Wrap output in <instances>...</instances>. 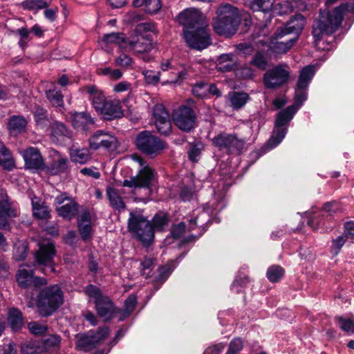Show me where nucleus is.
I'll return each instance as SVG.
<instances>
[{
  "instance_id": "f257e3e1",
  "label": "nucleus",
  "mask_w": 354,
  "mask_h": 354,
  "mask_svg": "<svg viewBox=\"0 0 354 354\" xmlns=\"http://www.w3.org/2000/svg\"><path fill=\"white\" fill-rule=\"evenodd\" d=\"M212 26L214 31L220 36L230 38L234 35L242 21V15L238 8L227 3H221L215 12Z\"/></svg>"
},
{
  "instance_id": "f03ea898",
  "label": "nucleus",
  "mask_w": 354,
  "mask_h": 354,
  "mask_svg": "<svg viewBox=\"0 0 354 354\" xmlns=\"http://www.w3.org/2000/svg\"><path fill=\"white\" fill-rule=\"evenodd\" d=\"M348 10V4L343 3L331 11L320 10L318 18L315 19L312 26L315 45L318 44L324 35H330L338 30L344 19L345 11Z\"/></svg>"
},
{
  "instance_id": "7ed1b4c3",
  "label": "nucleus",
  "mask_w": 354,
  "mask_h": 354,
  "mask_svg": "<svg viewBox=\"0 0 354 354\" xmlns=\"http://www.w3.org/2000/svg\"><path fill=\"white\" fill-rule=\"evenodd\" d=\"M64 301V295L57 284L42 289L38 295L37 308L40 316L46 317L51 315Z\"/></svg>"
},
{
  "instance_id": "20e7f679",
  "label": "nucleus",
  "mask_w": 354,
  "mask_h": 354,
  "mask_svg": "<svg viewBox=\"0 0 354 354\" xmlns=\"http://www.w3.org/2000/svg\"><path fill=\"white\" fill-rule=\"evenodd\" d=\"M85 293L88 297L94 299L97 313L104 321H110L118 313V309L112 299L104 295L97 286L93 284L88 285L85 288Z\"/></svg>"
},
{
  "instance_id": "39448f33",
  "label": "nucleus",
  "mask_w": 354,
  "mask_h": 354,
  "mask_svg": "<svg viewBox=\"0 0 354 354\" xmlns=\"http://www.w3.org/2000/svg\"><path fill=\"white\" fill-rule=\"evenodd\" d=\"M128 229L145 246H149L153 241L154 230L151 223L140 213L130 212Z\"/></svg>"
},
{
  "instance_id": "423d86ee",
  "label": "nucleus",
  "mask_w": 354,
  "mask_h": 354,
  "mask_svg": "<svg viewBox=\"0 0 354 354\" xmlns=\"http://www.w3.org/2000/svg\"><path fill=\"white\" fill-rule=\"evenodd\" d=\"M135 145L138 151L151 158L159 156L167 148L165 141L147 130L138 133L135 139Z\"/></svg>"
},
{
  "instance_id": "0eeeda50",
  "label": "nucleus",
  "mask_w": 354,
  "mask_h": 354,
  "mask_svg": "<svg viewBox=\"0 0 354 354\" xmlns=\"http://www.w3.org/2000/svg\"><path fill=\"white\" fill-rule=\"evenodd\" d=\"M290 71L287 64H279L268 69L263 75L266 88L277 89L286 85L290 80Z\"/></svg>"
},
{
  "instance_id": "6e6552de",
  "label": "nucleus",
  "mask_w": 354,
  "mask_h": 354,
  "mask_svg": "<svg viewBox=\"0 0 354 354\" xmlns=\"http://www.w3.org/2000/svg\"><path fill=\"white\" fill-rule=\"evenodd\" d=\"M171 118L174 125L183 132L190 133L196 127V113L187 105H181L174 109Z\"/></svg>"
},
{
  "instance_id": "1a4fd4ad",
  "label": "nucleus",
  "mask_w": 354,
  "mask_h": 354,
  "mask_svg": "<svg viewBox=\"0 0 354 354\" xmlns=\"http://www.w3.org/2000/svg\"><path fill=\"white\" fill-rule=\"evenodd\" d=\"M138 162L142 167L134 176H131L129 179H125L122 183L123 187L131 189L136 188H149L156 178L154 170L149 165H145V161L140 157L138 158Z\"/></svg>"
},
{
  "instance_id": "9d476101",
  "label": "nucleus",
  "mask_w": 354,
  "mask_h": 354,
  "mask_svg": "<svg viewBox=\"0 0 354 354\" xmlns=\"http://www.w3.org/2000/svg\"><path fill=\"white\" fill-rule=\"evenodd\" d=\"M212 145L219 150H225L228 153H240L243 149L245 140L240 139L234 133L221 132L214 136Z\"/></svg>"
},
{
  "instance_id": "9b49d317",
  "label": "nucleus",
  "mask_w": 354,
  "mask_h": 354,
  "mask_svg": "<svg viewBox=\"0 0 354 354\" xmlns=\"http://www.w3.org/2000/svg\"><path fill=\"white\" fill-rule=\"evenodd\" d=\"M109 333V328L103 327L96 332L89 331L86 334L79 335L75 343L76 348L84 352L90 351L104 341Z\"/></svg>"
},
{
  "instance_id": "f8f14e48",
  "label": "nucleus",
  "mask_w": 354,
  "mask_h": 354,
  "mask_svg": "<svg viewBox=\"0 0 354 354\" xmlns=\"http://www.w3.org/2000/svg\"><path fill=\"white\" fill-rule=\"evenodd\" d=\"M55 254V248L52 243L40 245L39 250L36 252L35 254V263L44 267L41 268V271L44 274L55 272L53 259Z\"/></svg>"
},
{
  "instance_id": "ddd939ff",
  "label": "nucleus",
  "mask_w": 354,
  "mask_h": 354,
  "mask_svg": "<svg viewBox=\"0 0 354 354\" xmlns=\"http://www.w3.org/2000/svg\"><path fill=\"white\" fill-rule=\"evenodd\" d=\"M187 45L192 49L203 50L211 44V37L205 26L194 30H189L184 35Z\"/></svg>"
},
{
  "instance_id": "4468645a",
  "label": "nucleus",
  "mask_w": 354,
  "mask_h": 354,
  "mask_svg": "<svg viewBox=\"0 0 354 354\" xmlns=\"http://www.w3.org/2000/svg\"><path fill=\"white\" fill-rule=\"evenodd\" d=\"M89 147L93 150L104 149L113 151L118 147V139L115 136L104 131L98 130L89 138Z\"/></svg>"
},
{
  "instance_id": "2eb2a0df",
  "label": "nucleus",
  "mask_w": 354,
  "mask_h": 354,
  "mask_svg": "<svg viewBox=\"0 0 354 354\" xmlns=\"http://www.w3.org/2000/svg\"><path fill=\"white\" fill-rule=\"evenodd\" d=\"M178 22L183 26V33L204 26L203 17L196 9H186L179 13L177 17Z\"/></svg>"
},
{
  "instance_id": "dca6fc26",
  "label": "nucleus",
  "mask_w": 354,
  "mask_h": 354,
  "mask_svg": "<svg viewBox=\"0 0 354 354\" xmlns=\"http://www.w3.org/2000/svg\"><path fill=\"white\" fill-rule=\"evenodd\" d=\"M305 24V17L301 14H297L291 17L283 27L277 29L275 31V37L277 39H281L287 35L295 34V37H297V39Z\"/></svg>"
},
{
  "instance_id": "f3484780",
  "label": "nucleus",
  "mask_w": 354,
  "mask_h": 354,
  "mask_svg": "<svg viewBox=\"0 0 354 354\" xmlns=\"http://www.w3.org/2000/svg\"><path fill=\"white\" fill-rule=\"evenodd\" d=\"M153 118L158 131L168 136L171 132V124L169 114L162 104H156L153 109Z\"/></svg>"
},
{
  "instance_id": "a211bd4d",
  "label": "nucleus",
  "mask_w": 354,
  "mask_h": 354,
  "mask_svg": "<svg viewBox=\"0 0 354 354\" xmlns=\"http://www.w3.org/2000/svg\"><path fill=\"white\" fill-rule=\"evenodd\" d=\"M55 202L58 205H62L56 208L59 216L68 220L75 217L78 212L79 205L73 199L62 194L56 197Z\"/></svg>"
},
{
  "instance_id": "6ab92c4d",
  "label": "nucleus",
  "mask_w": 354,
  "mask_h": 354,
  "mask_svg": "<svg viewBox=\"0 0 354 354\" xmlns=\"http://www.w3.org/2000/svg\"><path fill=\"white\" fill-rule=\"evenodd\" d=\"M23 158L26 168L44 171L45 169L44 159L39 150L33 147H27L23 152Z\"/></svg>"
},
{
  "instance_id": "aec40b11",
  "label": "nucleus",
  "mask_w": 354,
  "mask_h": 354,
  "mask_svg": "<svg viewBox=\"0 0 354 354\" xmlns=\"http://www.w3.org/2000/svg\"><path fill=\"white\" fill-rule=\"evenodd\" d=\"M106 120L119 119L123 117L124 111L119 100L111 99L106 101L103 107L97 111Z\"/></svg>"
},
{
  "instance_id": "412c9836",
  "label": "nucleus",
  "mask_w": 354,
  "mask_h": 354,
  "mask_svg": "<svg viewBox=\"0 0 354 354\" xmlns=\"http://www.w3.org/2000/svg\"><path fill=\"white\" fill-rule=\"evenodd\" d=\"M127 46L136 54H144L153 48L151 40L144 35H137L131 39H127Z\"/></svg>"
},
{
  "instance_id": "4be33fe9",
  "label": "nucleus",
  "mask_w": 354,
  "mask_h": 354,
  "mask_svg": "<svg viewBox=\"0 0 354 354\" xmlns=\"http://www.w3.org/2000/svg\"><path fill=\"white\" fill-rule=\"evenodd\" d=\"M69 160L67 157L57 153L56 157L48 165H45L47 174L55 176L62 173H66L69 170Z\"/></svg>"
},
{
  "instance_id": "5701e85b",
  "label": "nucleus",
  "mask_w": 354,
  "mask_h": 354,
  "mask_svg": "<svg viewBox=\"0 0 354 354\" xmlns=\"http://www.w3.org/2000/svg\"><path fill=\"white\" fill-rule=\"evenodd\" d=\"M86 91L88 94V100L91 101L93 108L97 112L99 111L109 98H107L104 93L95 85L87 86Z\"/></svg>"
},
{
  "instance_id": "b1692460",
  "label": "nucleus",
  "mask_w": 354,
  "mask_h": 354,
  "mask_svg": "<svg viewBox=\"0 0 354 354\" xmlns=\"http://www.w3.org/2000/svg\"><path fill=\"white\" fill-rule=\"evenodd\" d=\"M6 124L9 134L17 136L26 131L28 122L23 115H13L9 117Z\"/></svg>"
},
{
  "instance_id": "393cba45",
  "label": "nucleus",
  "mask_w": 354,
  "mask_h": 354,
  "mask_svg": "<svg viewBox=\"0 0 354 354\" xmlns=\"http://www.w3.org/2000/svg\"><path fill=\"white\" fill-rule=\"evenodd\" d=\"M31 204L34 218L39 220H48L50 218V209L45 202L34 197L32 198Z\"/></svg>"
},
{
  "instance_id": "a878e982",
  "label": "nucleus",
  "mask_w": 354,
  "mask_h": 354,
  "mask_svg": "<svg viewBox=\"0 0 354 354\" xmlns=\"http://www.w3.org/2000/svg\"><path fill=\"white\" fill-rule=\"evenodd\" d=\"M298 111V106L290 105L281 110L277 115V119L274 126L278 127H287L289 122L293 118L294 115Z\"/></svg>"
},
{
  "instance_id": "bb28decb",
  "label": "nucleus",
  "mask_w": 354,
  "mask_h": 354,
  "mask_svg": "<svg viewBox=\"0 0 354 354\" xmlns=\"http://www.w3.org/2000/svg\"><path fill=\"white\" fill-rule=\"evenodd\" d=\"M279 39L276 38L274 32L269 44V48L276 53H286L294 45L297 41V37L286 41H279Z\"/></svg>"
},
{
  "instance_id": "cd10ccee",
  "label": "nucleus",
  "mask_w": 354,
  "mask_h": 354,
  "mask_svg": "<svg viewBox=\"0 0 354 354\" xmlns=\"http://www.w3.org/2000/svg\"><path fill=\"white\" fill-rule=\"evenodd\" d=\"M227 100L233 109L239 110L250 100V96L245 92L231 91L227 95Z\"/></svg>"
},
{
  "instance_id": "c85d7f7f",
  "label": "nucleus",
  "mask_w": 354,
  "mask_h": 354,
  "mask_svg": "<svg viewBox=\"0 0 354 354\" xmlns=\"http://www.w3.org/2000/svg\"><path fill=\"white\" fill-rule=\"evenodd\" d=\"M72 124L75 129L86 131L88 126L94 124V120L87 113H75L73 115Z\"/></svg>"
},
{
  "instance_id": "c756f323",
  "label": "nucleus",
  "mask_w": 354,
  "mask_h": 354,
  "mask_svg": "<svg viewBox=\"0 0 354 354\" xmlns=\"http://www.w3.org/2000/svg\"><path fill=\"white\" fill-rule=\"evenodd\" d=\"M236 67L235 56L232 53L221 55L216 64V68L221 72H229L234 70Z\"/></svg>"
},
{
  "instance_id": "7c9ffc66",
  "label": "nucleus",
  "mask_w": 354,
  "mask_h": 354,
  "mask_svg": "<svg viewBox=\"0 0 354 354\" xmlns=\"http://www.w3.org/2000/svg\"><path fill=\"white\" fill-rule=\"evenodd\" d=\"M51 139L53 142L63 141L65 138L71 136V131L66 126L59 122L52 123L51 126Z\"/></svg>"
},
{
  "instance_id": "2f4dec72",
  "label": "nucleus",
  "mask_w": 354,
  "mask_h": 354,
  "mask_svg": "<svg viewBox=\"0 0 354 354\" xmlns=\"http://www.w3.org/2000/svg\"><path fill=\"white\" fill-rule=\"evenodd\" d=\"M106 193L110 205L114 209L121 212L126 209V205L117 189L111 187H108L106 189Z\"/></svg>"
},
{
  "instance_id": "473e14b6",
  "label": "nucleus",
  "mask_w": 354,
  "mask_h": 354,
  "mask_svg": "<svg viewBox=\"0 0 354 354\" xmlns=\"http://www.w3.org/2000/svg\"><path fill=\"white\" fill-rule=\"evenodd\" d=\"M133 6L136 8L144 7L145 12L149 15H155L162 8L161 0H133Z\"/></svg>"
},
{
  "instance_id": "72a5a7b5",
  "label": "nucleus",
  "mask_w": 354,
  "mask_h": 354,
  "mask_svg": "<svg viewBox=\"0 0 354 354\" xmlns=\"http://www.w3.org/2000/svg\"><path fill=\"white\" fill-rule=\"evenodd\" d=\"M315 66L308 65L304 67L300 71L297 86L299 88H307L308 84L315 75Z\"/></svg>"
},
{
  "instance_id": "f704fd0d",
  "label": "nucleus",
  "mask_w": 354,
  "mask_h": 354,
  "mask_svg": "<svg viewBox=\"0 0 354 354\" xmlns=\"http://www.w3.org/2000/svg\"><path fill=\"white\" fill-rule=\"evenodd\" d=\"M53 0H25L19 3L24 10L37 12L39 10L47 8Z\"/></svg>"
},
{
  "instance_id": "c9c22d12",
  "label": "nucleus",
  "mask_w": 354,
  "mask_h": 354,
  "mask_svg": "<svg viewBox=\"0 0 354 354\" xmlns=\"http://www.w3.org/2000/svg\"><path fill=\"white\" fill-rule=\"evenodd\" d=\"M138 303V297L135 294H131L125 300L123 308L118 309V313L120 315V320L122 321L128 317L135 310Z\"/></svg>"
},
{
  "instance_id": "e433bc0d",
  "label": "nucleus",
  "mask_w": 354,
  "mask_h": 354,
  "mask_svg": "<svg viewBox=\"0 0 354 354\" xmlns=\"http://www.w3.org/2000/svg\"><path fill=\"white\" fill-rule=\"evenodd\" d=\"M25 266V264L21 265L16 274L17 281L19 286L23 288H27L30 285L34 274L33 270L24 268Z\"/></svg>"
},
{
  "instance_id": "4c0bfd02",
  "label": "nucleus",
  "mask_w": 354,
  "mask_h": 354,
  "mask_svg": "<svg viewBox=\"0 0 354 354\" xmlns=\"http://www.w3.org/2000/svg\"><path fill=\"white\" fill-rule=\"evenodd\" d=\"M0 165L6 169L10 170L15 167V161L10 150L0 141Z\"/></svg>"
},
{
  "instance_id": "58836bf2",
  "label": "nucleus",
  "mask_w": 354,
  "mask_h": 354,
  "mask_svg": "<svg viewBox=\"0 0 354 354\" xmlns=\"http://www.w3.org/2000/svg\"><path fill=\"white\" fill-rule=\"evenodd\" d=\"M103 41L106 43L116 44L121 48H126L127 47V38L122 32L106 34L103 37Z\"/></svg>"
},
{
  "instance_id": "ea45409f",
  "label": "nucleus",
  "mask_w": 354,
  "mask_h": 354,
  "mask_svg": "<svg viewBox=\"0 0 354 354\" xmlns=\"http://www.w3.org/2000/svg\"><path fill=\"white\" fill-rule=\"evenodd\" d=\"M8 322L9 326L13 330L17 331L21 329L24 325L21 313L15 308L10 310L8 315Z\"/></svg>"
},
{
  "instance_id": "a19ab883",
  "label": "nucleus",
  "mask_w": 354,
  "mask_h": 354,
  "mask_svg": "<svg viewBox=\"0 0 354 354\" xmlns=\"http://www.w3.org/2000/svg\"><path fill=\"white\" fill-rule=\"evenodd\" d=\"M244 3L254 12H267L272 9L269 0H244Z\"/></svg>"
},
{
  "instance_id": "79ce46f5",
  "label": "nucleus",
  "mask_w": 354,
  "mask_h": 354,
  "mask_svg": "<svg viewBox=\"0 0 354 354\" xmlns=\"http://www.w3.org/2000/svg\"><path fill=\"white\" fill-rule=\"evenodd\" d=\"M169 221V219L167 214L158 212L153 216L151 225L154 231H162L168 225Z\"/></svg>"
},
{
  "instance_id": "37998d69",
  "label": "nucleus",
  "mask_w": 354,
  "mask_h": 354,
  "mask_svg": "<svg viewBox=\"0 0 354 354\" xmlns=\"http://www.w3.org/2000/svg\"><path fill=\"white\" fill-rule=\"evenodd\" d=\"M204 148L203 144L201 142H197L193 144H190L187 154L189 160L193 162H196L199 160L201 157V151Z\"/></svg>"
},
{
  "instance_id": "c03bdc74",
  "label": "nucleus",
  "mask_w": 354,
  "mask_h": 354,
  "mask_svg": "<svg viewBox=\"0 0 354 354\" xmlns=\"http://www.w3.org/2000/svg\"><path fill=\"white\" fill-rule=\"evenodd\" d=\"M283 274V268L277 265L270 266L266 272L268 279L272 283L279 281L282 278Z\"/></svg>"
},
{
  "instance_id": "a18cd8bd",
  "label": "nucleus",
  "mask_w": 354,
  "mask_h": 354,
  "mask_svg": "<svg viewBox=\"0 0 354 354\" xmlns=\"http://www.w3.org/2000/svg\"><path fill=\"white\" fill-rule=\"evenodd\" d=\"M250 64L260 70L264 71L268 66V60L263 52L257 50L251 59Z\"/></svg>"
},
{
  "instance_id": "49530a36",
  "label": "nucleus",
  "mask_w": 354,
  "mask_h": 354,
  "mask_svg": "<svg viewBox=\"0 0 354 354\" xmlns=\"http://www.w3.org/2000/svg\"><path fill=\"white\" fill-rule=\"evenodd\" d=\"M136 32L138 35H142L145 33L153 32L158 33L157 25L153 21H148L138 24L136 27Z\"/></svg>"
},
{
  "instance_id": "de8ad7c7",
  "label": "nucleus",
  "mask_w": 354,
  "mask_h": 354,
  "mask_svg": "<svg viewBox=\"0 0 354 354\" xmlns=\"http://www.w3.org/2000/svg\"><path fill=\"white\" fill-rule=\"evenodd\" d=\"M28 251V244L25 241L18 242L14 249L13 257L17 261H23L27 256Z\"/></svg>"
},
{
  "instance_id": "09e8293b",
  "label": "nucleus",
  "mask_w": 354,
  "mask_h": 354,
  "mask_svg": "<svg viewBox=\"0 0 354 354\" xmlns=\"http://www.w3.org/2000/svg\"><path fill=\"white\" fill-rule=\"evenodd\" d=\"M46 97L53 106L62 107L64 104L63 95L60 91L53 89L46 92Z\"/></svg>"
},
{
  "instance_id": "8fccbe9b",
  "label": "nucleus",
  "mask_w": 354,
  "mask_h": 354,
  "mask_svg": "<svg viewBox=\"0 0 354 354\" xmlns=\"http://www.w3.org/2000/svg\"><path fill=\"white\" fill-rule=\"evenodd\" d=\"M171 273L170 268L168 266H162L158 268V274L155 277L153 286L156 290L159 289V286L166 281Z\"/></svg>"
},
{
  "instance_id": "3c124183",
  "label": "nucleus",
  "mask_w": 354,
  "mask_h": 354,
  "mask_svg": "<svg viewBox=\"0 0 354 354\" xmlns=\"http://www.w3.org/2000/svg\"><path fill=\"white\" fill-rule=\"evenodd\" d=\"M5 197V199L2 198L0 200V210L2 212V214L7 215V216H17V209L12 206L6 195Z\"/></svg>"
},
{
  "instance_id": "603ef678",
  "label": "nucleus",
  "mask_w": 354,
  "mask_h": 354,
  "mask_svg": "<svg viewBox=\"0 0 354 354\" xmlns=\"http://www.w3.org/2000/svg\"><path fill=\"white\" fill-rule=\"evenodd\" d=\"M287 130V127H278L274 126L273 134L271 138L269 140L270 145L274 146L279 145L285 138Z\"/></svg>"
},
{
  "instance_id": "864d4df0",
  "label": "nucleus",
  "mask_w": 354,
  "mask_h": 354,
  "mask_svg": "<svg viewBox=\"0 0 354 354\" xmlns=\"http://www.w3.org/2000/svg\"><path fill=\"white\" fill-rule=\"evenodd\" d=\"M40 351V344L37 342H26L21 346V351L22 354H38Z\"/></svg>"
},
{
  "instance_id": "5fc2aeb1",
  "label": "nucleus",
  "mask_w": 354,
  "mask_h": 354,
  "mask_svg": "<svg viewBox=\"0 0 354 354\" xmlns=\"http://www.w3.org/2000/svg\"><path fill=\"white\" fill-rule=\"evenodd\" d=\"M346 240L347 236L344 234L339 235L336 239H333L330 245L331 253L335 256L337 255Z\"/></svg>"
},
{
  "instance_id": "6e6d98bb",
  "label": "nucleus",
  "mask_w": 354,
  "mask_h": 354,
  "mask_svg": "<svg viewBox=\"0 0 354 354\" xmlns=\"http://www.w3.org/2000/svg\"><path fill=\"white\" fill-rule=\"evenodd\" d=\"M71 157L72 161L81 164L85 163L90 158L88 153L83 149L73 151Z\"/></svg>"
},
{
  "instance_id": "4d7b16f0",
  "label": "nucleus",
  "mask_w": 354,
  "mask_h": 354,
  "mask_svg": "<svg viewBox=\"0 0 354 354\" xmlns=\"http://www.w3.org/2000/svg\"><path fill=\"white\" fill-rule=\"evenodd\" d=\"M243 348V342L241 338H234L229 344L225 354H239Z\"/></svg>"
},
{
  "instance_id": "13d9d810",
  "label": "nucleus",
  "mask_w": 354,
  "mask_h": 354,
  "mask_svg": "<svg viewBox=\"0 0 354 354\" xmlns=\"http://www.w3.org/2000/svg\"><path fill=\"white\" fill-rule=\"evenodd\" d=\"M42 342L46 348H57L61 342V337L58 335H50L44 337Z\"/></svg>"
},
{
  "instance_id": "bf43d9fd",
  "label": "nucleus",
  "mask_w": 354,
  "mask_h": 354,
  "mask_svg": "<svg viewBox=\"0 0 354 354\" xmlns=\"http://www.w3.org/2000/svg\"><path fill=\"white\" fill-rule=\"evenodd\" d=\"M192 93L200 98H202L207 94V84L204 82L196 83L192 89Z\"/></svg>"
},
{
  "instance_id": "052dcab7",
  "label": "nucleus",
  "mask_w": 354,
  "mask_h": 354,
  "mask_svg": "<svg viewBox=\"0 0 354 354\" xmlns=\"http://www.w3.org/2000/svg\"><path fill=\"white\" fill-rule=\"evenodd\" d=\"M249 282V279L247 275L240 273L234 279L232 284V289L235 290L236 292L239 293L241 292L239 288L244 287Z\"/></svg>"
},
{
  "instance_id": "680f3d73",
  "label": "nucleus",
  "mask_w": 354,
  "mask_h": 354,
  "mask_svg": "<svg viewBox=\"0 0 354 354\" xmlns=\"http://www.w3.org/2000/svg\"><path fill=\"white\" fill-rule=\"evenodd\" d=\"M28 329L31 333L35 335H41L47 332L46 325L39 324L36 322H31L28 324Z\"/></svg>"
},
{
  "instance_id": "e2e57ef3",
  "label": "nucleus",
  "mask_w": 354,
  "mask_h": 354,
  "mask_svg": "<svg viewBox=\"0 0 354 354\" xmlns=\"http://www.w3.org/2000/svg\"><path fill=\"white\" fill-rule=\"evenodd\" d=\"M115 63L118 66L127 68L131 66L133 59L129 55L122 53L115 58Z\"/></svg>"
},
{
  "instance_id": "0e129e2a",
  "label": "nucleus",
  "mask_w": 354,
  "mask_h": 354,
  "mask_svg": "<svg viewBox=\"0 0 354 354\" xmlns=\"http://www.w3.org/2000/svg\"><path fill=\"white\" fill-rule=\"evenodd\" d=\"M154 259L153 258H145L140 263L141 272L142 275H146V277H149L153 267Z\"/></svg>"
},
{
  "instance_id": "69168bd1",
  "label": "nucleus",
  "mask_w": 354,
  "mask_h": 354,
  "mask_svg": "<svg viewBox=\"0 0 354 354\" xmlns=\"http://www.w3.org/2000/svg\"><path fill=\"white\" fill-rule=\"evenodd\" d=\"M339 327L346 333H354V322L350 319L339 317L337 318Z\"/></svg>"
},
{
  "instance_id": "338daca9",
  "label": "nucleus",
  "mask_w": 354,
  "mask_h": 354,
  "mask_svg": "<svg viewBox=\"0 0 354 354\" xmlns=\"http://www.w3.org/2000/svg\"><path fill=\"white\" fill-rule=\"evenodd\" d=\"M306 88H299L297 86L295 88V104L298 106V109L301 106L304 101L307 99Z\"/></svg>"
},
{
  "instance_id": "774afa93",
  "label": "nucleus",
  "mask_w": 354,
  "mask_h": 354,
  "mask_svg": "<svg viewBox=\"0 0 354 354\" xmlns=\"http://www.w3.org/2000/svg\"><path fill=\"white\" fill-rule=\"evenodd\" d=\"M186 225L184 222H180L174 225L171 229V234L173 238H180L185 232Z\"/></svg>"
}]
</instances>
